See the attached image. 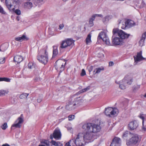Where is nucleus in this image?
I'll use <instances>...</instances> for the list:
<instances>
[{
  "label": "nucleus",
  "mask_w": 146,
  "mask_h": 146,
  "mask_svg": "<svg viewBox=\"0 0 146 146\" xmlns=\"http://www.w3.org/2000/svg\"><path fill=\"white\" fill-rule=\"evenodd\" d=\"M93 69V67L92 66H90L89 67H88V69L90 73L92 71Z\"/></svg>",
  "instance_id": "obj_44"
},
{
  "label": "nucleus",
  "mask_w": 146,
  "mask_h": 146,
  "mask_svg": "<svg viewBox=\"0 0 146 146\" xmlns=\"http://www.w3.org/2000/svg\"><path fill=\"white\" fill-rule=\"evenodd\" d=\"M112 46L121 45L123 43V40L128 38L130 35L127 34L121 30L114 28L112 31Z\"/></svg>",
  "instance_id": "obj_1"
},
{
  "label": "nucleus",
  "mask_w": 146,
  "mask_h": 146,
  "mask_svg": "<svg viewBox=\"0 0 146 146\" xmlns=\"http://www.w3.org/2000/svg\"><path fill=\"white\" fill-rule=\"evenodd\" d=\"M5 62V58H4L3 59V58L1 59L0 58V64H3Z\"/></svg>",
  "instance_id": "obj_50"
},
{
  "label": "nucleus",
  "mask_w": 146,
  "mask_h": 146,
  "mask_svg": "<svg viewBox=\"0 0 146 146\" xmlns=\"http://www.w3.org/2000/svg\"><path fill=\"white\" fill-rule=\"evenodd\" d=\"M53 50L52 57H54L56 56L58 53V50L57 47L55 46H53Z\"/></svg>",
  "instance_id": "obj_27"
},
{
  "label": "nucleus",
  "mask_w": 146,
  "mask_h": 146,
  "mask_svg": "<svg viewBox=\"0 0 146 146\" xmlns=\"http://www.w3.org/2000/svg\"><path fill=\"white\" fill-rule=\"evenodd\" d=\"M24 7L25 8L30 9L33 7V4L31 2H27L24 3Z\"/></svg>",
  "instance_id": "obj_20"
},
{
  "label": "nucleus",
  "mask_w": 146,
  "mask_h": 146,
  "mask_svg": "<svg viewBox=\"0 0 146 146\" xmlns=\"http://www.w3.org/2000/svg\"><path fill=\"white\" fill-rule=\"evenodd\" d=\"M124 79L126 80V82L129 85L131 84L133 81V79L131 78H128L127 77H125Z\"/></svg>",
  "instance_id": "obj_30"
},
{
  "label": "nucleus",
  "mask_w": 146,
  "mask_h": 146,
  "mask_svg": "<svg viewBox=\"0 0 146 146\" xmlns=\"http://www.w3.org/2000/svg\"><path fill=\"white\" fill-rule=\"evenodd\" d=\"M139 124L137 121H133L130 122L128 124V129L130 130L135 129L138 126Z\"/></svg>",
  "instance_id": "obj_11"
},
{
  "label": "nucleus",
  "mask_w": 146,
  "mask_h": 146,
  "mask_svg": "<svg viewBox=\"0 0 146 146\" xmlns=\"http://www.w3.org/2000/svg\"><path fill=\"white\" fill-rule=\"evenodd\" d=\"M41 145H40L38 146H52V145L50 146L49 141L46 140H43L40 142Z\"/></svg>",
  "instance_id": "obj_19"
},
{
  "label": "nucleus",
  "mask_w": 146,
  "mask_h": 146,
  "mask_svg": "<svg viewBox=\"0 0 146 146\" xmlns=\"http://www.w3.org/2000/svg\"><path fill=\"white\" fill-rule=\"evenodd\" d=\"M104 70V68L103 67H101V68H97L95 69V70H96V72L94 74H98L100 73L102 70Z\"/></svg>",
  "instance_id": "obj_34"
},
{
  "label": "nucleus",
  "mask_w": 146,
  "mask_h": 146,
  "mask_svg": "<svg viewBox=\"0 0 146 146\" xmlns=\"http://www.w3.org/2000/svg\"><path fill=\"white\" fill-rule=\"evenodd\" d=\"M121 139L117 137H115L113 139L110 146H121Z\"/></svg>",
  "instance_id": "obj_10"
},
{
  "label": "nucleus",
  "mask_w": 146,
  "mask_h": 146,
  "mask_svg": "<svg viewBox=\"0 0 146 146\" xmlns=\"http://www.w3.org/2000/svg\"><path fill=\"white\" fill-rule=\"evenodd\" d=\"M65 146H72L71 144V142H70V141H69L66 143Z\"/></svg>",
  "instance_id": "obj_51"
},
{
  "label": "nucleus",
  "mask_w": 146,
  "mask_h": 146,
  "mask_svg": "<svg viewBox=\"0 0 146 146\" xmlns=\"http://www.w3.org/2000/svg\"><path fill=\"white\" fill-rule=\"evenodd\" d=\"M107 37L106 34L104 32L102 31L99 34L98 37V40H103L104 38H105Z\"/></svg>",
  "instance_id": "obj_17"
},
{
  "label": "nucleus",
  "mask_w": 146,
  "mask_h": 146,
  "mask_svg": "<svg viewBox=\"0 0 146 146\" xmlns=\"http://www.w3.org/2000/svg\"><path fill=\"white\" fill-rule=\"evenodd\" d=\"M66 64V63H65L64 65H63V64H62L61 65V66L60 68V70L59 71V74H60V73H61L64 70L65 65Z\"/></svg>",
  "instance_id": "obj_36"
},
{
  "label": "nucleus",
  "mask_w": 146,
  "mask_h": 146,
  "mask_svg": "<svg viewBox=\"0 0 146 146\" xmlns=\"http://www.w3.org/2000/svg\"><path fill=\"white\" fill-rule=\"evenodd\" d=\"M29 39V38L25 35H23L21 37H16L15 38L16 40L19 42H22L23 40H27Z\"/></svg>",
  "instance_id": "obj_16"
},
{
  "label": "nucleus",
  "mask_w": 146,
  "mask_h": 146,
  "mask_svg": "<svg viewBox=\"0 0 146 146\" xmlns=\"http://www.w3.org/2000/svg\"><path fill=\"white\" fill-rule=\"evenodd\" d=\"M139 88V87L137 86H134L133 88V92H135L138 90Z\"/></svg>",
  "instance_id": "obj_39"
},
{
  "label": "nucleus",
  "mask_w": 146,
  "mask_h": 146,
  "mask_svg": "<svg viewBox=\"0 0 146 146\" xmlns=\"http://www.w3.org/2000/svg\"><path fill=\"white\" fill-rule=\"evenodd\" d=\"M23 114H21L20 116L15 121V122H17V123L13 125L11 127V129H12L13 127H15L16 128H20L21 127L20 124L23 123Z\"/></svg>",
  "instance_id": "obj_9"
},
{
  "label": "nucleus",
  "mask_w": 146,
  "mask_h": 146,
  "mask_svg": "<svg viewBox=\"0 0 146 146\" xmlns=\"http://www.w3.org/2000/svg\"><path fill=\"white\" fill-rule=\"evenodd\" d=\"M102 40L106 45H108V46H112V45L111 44L110 41L107 36L105 38H104Z\"/></svg>",
  "instance_id": "obj_31"
},
{
  "label": "nucleus",
  "mask_w": 146,
  "mask_h": 146,
  "mask_svg": "<svg viewBox=\"0 0 146 146\" xmlns=\"http://www.w3.org/2000/svg\"><path fill=\"white\" fill-rule=\"evenodd\" d=\"M33 64L31 63H29L28 64V67L29 68L31 69L32 68Z\"/></svg>",
  "instance_id": "obj_53"
},
{
  "label": "nucleus",
  "mask_w": 146,
  "mask_h": 146,
  "mask_svg": "<svg viewBox=\"0 0 146 146\" xmlns=\"http://www.w3.org/2000/svg\"><path fill=\"white\" fill-rule=\"evenodd\" d=\"M121 29H125L127 28V27L126 26L125 23V24L124 25L123 24L122 26L121 27Z\"/></svg>",
  "instance_id": "obj_49"
},
{
  "label": "nucleus",
  "mask_w": 146,
  "mask_h": 146,
  "mask_svg": "<svg viewBox=\"0 0 146 146\" xmlns=\"http://www.w3.org/2000/svg\"><path fill=\"white\" fill-rule=\"evenodd\" d=\"M18 0H6L5 3L7 8L10 11H14L15 10V8H12L13 4L15 3L16 4L19 3Z\"/></svg>",
  "instance_id": "obj_7"
},
{
  "label": "nucleus",
  "mask_w": 146,
  "mask_h": 146,
  "mask_svg": "<svg viewBox=\"0 0 146 146\" xmlns=\"http://www.w3.org/2000/svg\"><path fill=\"white\" fill-rule=\"evenodd\" d=\"M96 17H103L102 15L100 14H94L93 15L91 18L89 19L93 21L94 20L95 18Z\"/></svg>",
  "instance_id": "obj_28"
},
{
  "label": "nucleus",
  "mask_w": 146,
  "mask_h": 146,
  "mask_svg": "<svg viewBox=\"0 0 146 146\" xmlns=\"http://www.w3.org/2000/svg\"><path fill=\"white\" fill-rule=\"evenodd\" d=\"M8 92V91L3 90H0V96H2L7 94Z\"/></svg>",
  "instance_id": "obj_32"
},
{
  "label": "nucleus",
  "mask_w": 146,
  "mask_h": 146,
  "mask_svg": "<svg viewBox=\"0 0 146 146\" xmlns=\"http://www.w3.org/2000/svg\"><path fill=\"white\" fill-rule=\"evenodd\" d=\"M67 129L68 130H71L72 129V128L71 127H67Z\"/></svg>",
  "instance_id": "obj_58"
},
{
  "label": "nucleus",
  "mask_w": 146,
  "mask_h": 146,
  "mask_svg": "<svg viewBox=\"0 0 146 146\" xmlns=\"http://www.w3.org/2000/svg\"><path fill=\"white\" fill-rule=\"evenodd\" d=\"M74 115H69L68 117L69 120H72L73 119H74Z\"/></svg>",
  "instance_id": "obj_40"
},
{
  "label": "nucleus",
  "mask_w": 146,
  "mask_h": 146,
  "mask_svg": "<svg viewBox=\"0 0 146 146\" xmlns=\"http://www.w3.org/2000/svg\"><path fill=\"white\" fill-rule=\"evenodd\" d=\"M61 134L60 130H55L53 133V135L51 134L50 136V138L52 139L54 137L55 139H59L61 138Z\"/></svg>",
  "instance_id": "obj_12"
},
{
  "label": "nucleus",
  "mask_w": 146,
  "mask_h": 146,
  "mask_svg": "<svg viewBox=\"0 0 146 146\" xmlns=\"http://www.w3.org/2000/svg\"><path fill=\"white\" fill-rule=\"evenodd\" d=\"M125 23L126 26L127 27V28L133 26L135 24L133 21L129 19H127Z\"/></svg>",
  "instance_id": "obj_15"
},
{
  "label": "nucleus",
  "mask_w": 146,
  "mask_h": 146,
  "mask_svg": "<svg viewBox=\"0 0 146 146\" xmlns=\"http://www.w3.org/2000/svg\"><path fill=\"white\" fill-rule=\"evenodd\" d=\"M118 110L115 108H112L111 109V111H110V116L111 115H116L117 114Z\"/></svg>",
  "instance_id": "obj_25"
},
{
  "label": "nucleus",
  "mask_w": 146,
  "mask_h": 146,
  "mask_svg": "<svg viewBox=\"0 0 146 146\" xmlns=\"http://www.w3.org/2000/svg\"><path fill=\"white\" fill-rule=\"evenodd\" d=\"M92 133L86 131L85 133H82V135L84 141L89 140L90 142L93 141L94 139V135Z\"/></svg>",
  "instance_id": "obj_8"
},
{
  "label": "nucleus",
  "mask_w": 146,
  "mask_h": 146,
  "mask_svg": "<svg viewBox=\"0 0 146 146\" xmlns=\"http://www.w3.org/2000/svg\"><path fill=\"white\" fill-rule=\"evenodd\" d=\"M7 49V48H5V49H3V48H2V49H0V51H2L3 52H4Z\"/></svg>",
  "instance_id": "obj_55"
},
{
  "label": "nucleus",
  "mask_w": 146,
  "mask_h": 146,
  "mask_svg": "<svg viewBox=\"0 0 146 146\" xmlns=\"http://www.w3.org/2000/svg\"><path fill=\"white\" fill-rule=\"evenodd\" d=\"M64 27V25L63 24H60L59 27L58 29L59 30H61Z\"/></svg>",
  "instance_id": "obj_48"
},
{
  "label": "nucleus",
  "mask_w": 146,
  "mask_h": 146,
  "mask_svg": "<svg viewBox=\"0 0 146 146\" xmlns=\"http://www.w3.org/2000/svg\"><path fill=\"white\" fill-rule=\"evenodd\" d=\"M42 101V99L40 98L37 99V101L38 103Z\"/></svg>",
  "instance_id": "obj_56"
},
{
  "label": "nucleus",
  "mask_w": 146,
  "mask_h": 146,
  "mask_svg": "<svg viewBox=\"0 0 146 146\" xmlns=\"http://www.w3.org/2000/svg\"><path fill=\"white\" fill-rule=\"evenodd\" d=\"M131 136V138L126 143L127 145H135L140 141L141 139L139 138L137 134L132 133Z\"/></svg>",
  "instance_id": "obj_6"
},
{
  "label": "nucleus",
  "mask_w": 146,
  "mask_h": 146,
  "mask_svg": "<svg viewBox=\"0 0 146 146\" xmlns=\"http://www.w3.org/2000/svg\"><path fill=\"white\" fill-rule=\"evenodd\" d=\"M146 37V32H145L142 35V37L139 41V44L140 46H142L143 45L144 42L145 40Z\"/></svg>",
  "instance_id": "obj_18"
},
{
  "label": "nucleus",
  "mask_w": 146,
  "mask_h": 146,
  "mask_svg": "<svg viewBox=\"0 0 146 146\" xmlns=\"http://www.w3.org/2000/svg\"><path fill=\"white\" fill-rule=\"evenodd\" d=\"M2 146H10V145L7 143H5V144H3Z\"/></svg>",
  "instance_id": "obj_57"
},
{
  "label": "nucleus",
  "mask_w": 146,
  "mask_h": 146,
  "mask_svg": "<svg viewBox=\"0 0 146 146\" xmlns=\"http://www.w3.org/2000/svg\"><path fill=\"white\" fill-rule=\"evenodd\" d=\"M66 41V43L67 44V45L68 46H70L71 45L73 44L74 42V40H73L72 38H67L65 40Z\"/></svg>",
  "instance_id": "obj_23"
},
{
  "label": "nucleus",
  "mask_w": 146,
  "mask_h": 146,
  "mask_svg": "<svg viewBox=\"0 0 146 146\" xmlns=\"http://www.w3.org/2000/svg\"><path fill=\"white\" fill-rule=\"evenodd\" d=\"M66 42L65 40L62 41L60 46V50L61 48H64L68 46L67 45V44H66Z\"/></svg>",
  "instance_id": "obj_26"
},
{
  "label": "nucleus",
  "mask_w": 146,
  "mask_h": 146,
  "mask_svg": "<svg viewBox=\"0 0 146 146\" xmlns=\"http://www.w3.org/2000/svg\"><path fill=\"white\" fill-rule=\"evenodd\" d=\"M2 81H5L7 82H10V79L9 78L4 77L0 78V82Z\"/></svg>",
  "instance_id": "obj_35"
},
{
  "label": "nucleus",
  "mask_w": 146,
  "mask_h": 146,
  "mask_svg": "<svg viewBox=\"0 0 146 146\" xmlns=\"http://www.w3.org/2000/svg\"><path fill=\"white\" fill-rule=\"evenodd\" d=\"M8 126L6 123H4L1 126V127L3 130H5L7 127Z\"/></svg>",
  "instance_id": "obj_37"
},
{
  "label": "nucleus",
  "mask_w": 146,
  "mask_h": 146,
  "mask_svg": "<svg viewBox=\"0 0 146 146\" xmlns=\"http://www.w3.org/2000/svg\"><path fill=\"white\" fill-rule=\"evenodd\" d=\"M51 142H52V144H51L49 142V144H50V146H51V145H52V144H53L54 145L56 146L57 142H56L55 141H53V140H52L51 141Z\"/></svg>",
  "instance_id": "obj_45"
},
{
  "label": "nucleus",
  "mask_w": 146,
  "mask_h": 146,
  "mask_svg": "<svg viewBox=\"0 0 146 146\" xmlns=\"http://www.w3.org/2000/svg\"><path fill=\"white\" fill-rule=\"evenodd\" d=\"M24 59L23 58L21 55H16L14 56L13 60L17 64L20 63Z\"/></svg>",
  "instance_id": "obj_14"
},
{
  "label": "nucleus",
  "mask_w": 146,
  "mask_h": 146,
  "mask_svg": "<svg viewBox=\"0 0 146 146\" xmlns=\"http://www.w3.org/2000/svg\"><path fill=\"white\" fill-rule=\"evenodd\" d=\"M114 64V63L113 62H110L109 63V66H113Z\"/></svg>",
  "instance_id": "obj_54"
},
{
  "label": "nucleus",
  "mask_w": 146,
  "mask_h": 146,
  "mask_svg": "<svg viewBox=\"0 0 146 146\" xmlns=\"http://www.w3.org/2000/svg\"><path fill=\"white\" fill-rule=\"evenodd\" d=\"M82 133H79L74 138L70 140L72 146H84L83 143L84 140Z\"/></svg>",
  "instance_id": "obj_5"
},
{
  "label": "nucleus",
  "mask_w": 146,
  "mask_h": 146,
  "mask_svg": "<svg viewBox=\"0 0 146 146\" xmlns=\"http://www.w3.org/2000/svg\"><path fill=\"white\" fill-rule=\"evenodd\" d=\"M38 3H40L43 1V0H37Z\"/></svg>",
  "instance_id": "obj_59"
},
{
  "label": "nucleus",
  "mask_w": 146,
  "mask_h": 146,
  "mask_svg": "<svg viewBox=\"0 0 146 146\" xmlns=\"http://www.w3.org/2000/svg\"><path fill=\"white\" fill-rule=\"evenodd\" d=\"M112 108L108 107V108H105V113L106 115L109 117H110V111H111V109Z\"/></svg>",
  "instance_id": "obj_24"
},
{
  "label": "nucleus",
  "mask_w": 146,
  "mask_h": 146,
  "mask_svg": "<svg viewBox=\"0 0 146 146\" xmlns=\"http://www.w3.org/2000/svg\"><path fill=\"white\" fill-rule=\"evenodd\" d=\"M15 13L17 15H19L21 14L20 10L19 9H16L14 11Z\"/></svg>",
  "instance_id": "obj_38"
},
{
  "label": "nucleus",
  "mask_w": 146,
  "mask_h": 146,
  "mask_svg": "<svg viewBox=\"0 0 146 146\" xmlns=\"http://www.w3.org/2000/svg\"><path fill=\"white\" fill-rule=\"evenodd\" d=\"M145 5V3L144 2H142L141 4V5H142L143 6H144Z\"/></svg>",
  "instance_id": "obj_62"
},
{
  "label": "nucleus",
  "mask_w": 146,
  "mask_h": 146,
  "mask_svg": "<svg viewBox=\"0 0 146 146\" xmlns=\"http://www.w3.org/2000/svg\"><path fill=\"white\" fill-rule=\"evenodd\" d=\"M76 0H72V3H74L76 1Z\"/></svg>",
  "instance_id": "obj_63"
},
{
  "label": "nucleus",
  "mask_w": 146,
  "mask_h": 146,
  "mask_svg": "<svg viewBox=\"0 0 146 146\" xmlns=\"http://www.w3.org/2000/svg\"><path fill=\"white\" fill-rule=\"evenodd\" d=\"M16 19L18 21H19L20 20V17L18 16H17Z\"/></svg>",
  "instance_id": "obj_61"
},
{
  "label": "nucleus",
  "mask_w": 146,
  "mask_h": 146,
  "mask_svg": "<svg viewBox=\"0 0 146 146\" xmlns=\"http://www.w3.org/2000/svg\"><path fill=\"white\" fill-rule=\"evenodd\" d=\"M121 21L120 20L118 21L119 22V23H118L119 24L120 23Z\"/></svg>",
  "instance_id": "obj_64"
},
{
  "label": "nucleus",
  "mask_w": 146,
  "mask_h": 146,
  "mask_svg": "<svg viewBox=\"0 0 146 146\" xmlns=\"http://www.w3.org/2000/svg\"><path fill=\"white\" fill-rule=\"evenodd\" d=\"M29 95V94L23 93L21 94L19 96V97L22 99L26 98L27 96Z\"/></svg>",
  "instance_id": "obj_33"
},
{
  "label": "nucleus",
  "mask_w": 146,
  "mask_h": 146,
  "mask_svg": "<svg viewBox=\"0 0 146 146\" xmlns=\"http://www.w3.org/2000/svg\"><path fill=\"white\" fill-rule=\"evenodd\" d=\"M89 23L90 27H92L94 25L93 21L90 19H89Z\"/></svg>",
  "instance_id": "obj_47"
},
{
  "label": "nucleus",
  "mask_w": 146,
  "mask_h": 146,
  "mask_svg": "<svg viewBox=\"0 0 146 146\" xmlns=\"http://www.w3.org/2000/svg\"><path fill=\"white\" fill-rule=\"evenodd\" d=\"M47 46H46L43 49L40 50L37 56V59L41 63L46 64L48 61V52L47 51Z\"/></svg>",
  "instance_id": "obj_3"
},
{
  "label": "nucleus",
  "mask_w": 146,
  "mask_h": 146,
  "mask_svg": "<svg viewBox=\"0 0 146 146\" xmlns=\"http://www.w3.org/2000/svg\"><path fill=\"white\" fill-rule=\"evenodd\" d=\"M86 74V72L84 69H82V72L81 74V76H83Z\"/></svg>",
  "instance_id": "obj_43"
},
{
  "label": "nucleus",
  "mask_w": 146,
  "mask_h": 146,
  "mask_svg": "<svg viewBox=\"0 0 146 146\" xmlns=\"http://www.w3.org/2000/svg\"><path fill=\"white\" fill-rule=\"evenodd\" d=\"M140 118L141 119H142L143 120H143H144V117L142 116H140Z\"/></svg>",
  "instance_id": "obj_60"
},
{
  "label": "nucleus",
  "mask_w": 146,
  "mask_h": 146,
  "mask_svg": "<svg viewBox=\"0 0 146 146\" xmlns=\"http://www.w3.org/2000/svg\"><path fill=\"white\" fill-rule=\"evenodd\" d=\"M82 128L85 130L93 133L99 132L101 129L100 125L93 124L91 123L84 124L82 126Z\"/></svg>",
  "instance_id": "obj_4"
},
{
  "label": "nucleus",
  "mask_w": 146,
  "mask_h": 146,
  "mask_svg": "<svg viewBox=\"0 0 146 146\" xmlns=\"http://www.w3.org/2000/svg\"><path fill=\"white\" fill-rule=\"evenodd\" d=\"M91 36L90 34H88L86 40V44H88L90 43L92 41L91 40Z\"/></svg>",
  "instance_id": "obj_29"
},
{
  "label": "nucleus",
  "mask_w": 146,
  "mask_h": 146,
  "mask_svg": "<svg viewBox=\"0 0 146 146\" xmlns=\"http://www.w3.org/2000/svg\"><path fill=\"white\" fill-rule=\"evenodd\" d=\"M90 86H88V87L86 88H84L83 89L80 90L78 92L75 94H74L76 95H77V96H78V95L80 94L81 93L86 92L87 90H90Z\"/></svg>",
  "instance_id": "obj_22"
},
{
  "label": "nucleus",
  "mask_w": 146,
  "mask_h": 146,
  "mask_svg": "<svg viewBox=\"0 0 146 146\" xmlns=\"http://www.w3.org/2000/svg\"><path fill=\"white\" fill-rule=\"evenodd\" d=\"M119 87L122 90L125 89L126 86L123 84H120L119 85Z\"/></svg>",
  "instance_id": "obj_42"
},
{
  "label": "nucleus",
  "mask_w": 146,
  "mask_h": 146,
  "mask_svg": "<svg viewBox=\"0 0 146 146\" xmlns=\"http://www.w3.org/2000/svg\"><path fill=\"white\" fill-rule=\"evenodd\" d=\"M133 58L134 60V63H137L138 62L145 59V58L143 57L142 55V51H140L137 53V55L135 57L134 56Z\"/></svg>",
  "instance_id": "obj_13"
},
{
  "label": "nucleus",
  "mask_w": 146,
  "mask_h": 146,
  "mask_svg": "<svg viewBox=\"0 0 146 146\" xmlns=\"http://www.w3.org/2000/svg\"><path fill=\"white\" fill-rule=\"evenodd\" d=\"M132 133L129 131H126L123 134L122 137L125 139H127L130 135H131Z\"/></svg>",
  "instance_id": "obj_21"
},
{
  "label": "nucleus",
  "mask_w": 146,
  "mask_h": 146,
  "mask_svg": "<svg viewBox=\"0 0 146 146\" xmlns=\"http://www.w3.org/2000/svg\"><path fill=\"white\" fill-rule=\"evenodd\" d=\"M56 146H63V144L59 141L57 142Z\"/></svg>",
  "instance_id": "obj_52"
},
{
  "label": "nucleus",
  "mask_w": 146,
  "mask_h": 146,
  "mask_svg": "<svg viewBox=\"0 0 146 146\" xmlns=\"http://www.w3.org/2000/svg\"><path fill=\"white\" fill-rule=\"evenodd\" d=\"M40 81V79L39 77H36L34 80V81L35 82H39Z\"/></svg>",
  "instance_id": "obj_41"
},
{
  "label": "nucleus",
  "mask_w": 146,
  "mask_h": 146,
  "mask_svg": "<svg viewBox=\"0 0 146 146\" xmlns=\"http://www.w3.org/2000/svg\"><path fill=\"white\" fill-rule=\"evenodd\" d=\"M80 98V96L78 97L76 95L74 94L71 96L65 108L68 110L74 109L76 108V106H78L81 102L80 99L78 100V98Z\"/></svg>",
  "instance_id": "obj_2"
},
{
  "label": "nucleus",
  "mask_w": 146,
  "mask_h": 146,
  "mask_svg": "<svg viewBox=\"0 0 146 146\" xmlns=\"http://www.w3.org/2000/svg\"><path fill=\"white\" fill-rule=\"evenodd\" d=\"M144 123H146V118L145 119L143 120L142 121L143 129L144 131H145L146 130V128H145L143 127ZM145 126H146V124L145 125Z\"/></svg>",
  "instance_id": "obj_46"
}]
</instances>
